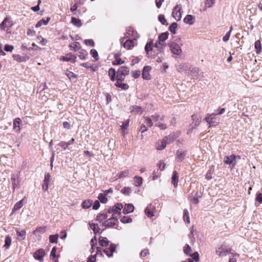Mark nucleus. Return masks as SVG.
I'll use <instances>...</instances> for the list:
<instances>
[{
    "instance_id": "obj_13",
    "label": "nucleus",
    "mask_w": 262,
    "mask_h": 262,
    "mask_svg": "<svg viewBox=\"0 0 262 262\" xmlns=\"http://www.w3.org/2000/svg\"><path fill=\"white\" fill-rule=\"evenodd\" d=\"M60 59L63 61H70L72 63H75L76 62V56L72 53H69L67 54L66 56H61Z\"/></svg>"
},
{
    "instance_id": "obj_46",
    "label": "nucleus",
    "mask_w": 262,
    "mask_h": 262,
    "mask_svg": "<svg viewBox=\"0 0 262 262\" xmlns=\"http://www.w3.org/2000/svg\"><path fill=\"white\" fill-rule=\"evenodd\" d=\"M98 198L102 203H106L107 201V199L106 198V194L99 193Z\"/></svg>"
},
{
    "instance_id": "obj_14",
    "label": "nucleus",
    "mask_w": 262,
    "mask_h": 262,
    "mask_svg": "<svg viewBox=\"0 0 262 262\" xmlns=\"http://www.w3.org/2000/svg\"><path fill=\"white\" fill-rule=\"evenodd\" d=\"M111 208L113 209V214H112V216H117L118 217L121 213V209L123 208V205L121 203H118Z\"/></svg>"
},
{
    "instance_id": "obj_21",
    "label": "nucleus",
    "mask_w": 262,
    "mask_h": 262,
    "mask_svg": "<svg viewBox=\"0 0 262 262\" xmlns=\"http://www.w3.org/2000/svg\"><path fill=\"white\" fill-rule=\"evenodd\" d=\"M21 123V120L19 118H16L13 120V129L17 133H19L20 131V124Z\"/></svg>"
},
{
    "instance_id": "obj_35",
    "label": "nucleus",
    "mask_w": 262,
    "mask_h": 262,
    "mask_svg": "<svg viewBox=\"0 0 262 262\" xmlns=\"http://www.w3.org/2000/svg\"><path fill=\"white\" fill-rule=\"evenodd\" d=\"M193 17L191 15H187L184 19V22L189 25L193 24Z\"/></svg>"
},
{
    "instance_id": "obj_8",
    "label": "nucleus",
    "mask_w": 262,
    "mask_h": 262,
    "mask_svg": "<svg viewBox=\"0 0 262 262\" xmlns=\"http://www.w3.org/2000/svg\"><path fill=\"white\" fill-rule=\"evenodd\" d=\"M168 46L170 48V51L173 54L177 55H180L181 54L182 50L178 43L172 41L168 43Z\"/></svg>"
},
{
    "instance_id": "obj_11",
    "label": "nucleus",
    "mask_w": 262,
    "mask_h": 262,
    "mask_svg": "<svg viewBox=\"0 0 262 262\" xmlns=\"http://www.w3.org/2000/svg\"><path fill=\"white\" fill-rule=\"evenodd\" d=\"M45 254V252L43 249H40L35 251L34 253L33 256L35 259L39 260L40 262H43V257Z\"/></svg>"
},
{
    "instance_id": "obj_24",
    "label": "nucleus",
    "mask_w": 262,
    "mask_h": 262,
    "mask_svg": "<svg viewBox=\"0 0 262 262\" xmlns=\"http://www.w3.org/2000/svg\"><path fill=\"white\" fill-rule=\"evenodd\" d=\"M16 235L17 236V239L19 241H22L25 239L26 232L25 230L20 231L18 229H16Z\"/></svg>"
},
{
    "instance_id": "obj_5",
    "label": "nucleus",
    "mask_w": 262,
    "mask_h": 262,
    "mask_svg": "<svg viewBox=\"0 0 262 262\" xmlns=\"http://www.w3.org/2000/svg\"><path fill=\"white\" fill-rule=\"evenodd\" d=\"M152 42L147 43L145 47V50L146 54L148 55V57L151 58H155L158 54L159 52H160L158 48L156 50H153L151 47Z\"/></svg>"
},
{
    "instance_id": "obj_2",
    "label": "nucleus",
    "mask_w": 262,
    "mask_h": 262,
    "mask_svg": "<svg viewBox=\"0 0 262 262\" xmlns=\"http://www.w3.org/2000/svg\"><path fill=\"white\" fill-rule=\"evenodd\" d=\"M129 73V69L125 66H122L120 67L117 72L116 80H120L122 81L124 80L126 75H128Z\"/></svg>"
},
{
    "instance_id": "obj_16",
    "label": "nucleus",
    "mask_w": 262,
    "mask_h": 262,
    "mask_svg": "<svg viewBox=\"0 0 262 262\" xmlns=\"http://www.w3.org/2000/svg\"><path fill=\"white\" fill-rule=\"evenodd\" d=\"M151 70L150 66H145L144 67L142 71V78L144 79L149 80L150 79V75L149 72Z\"/></svg>"
},
{
    "instance_id": "obj_60",
    "label": "nucleus",
    "mask_w": 262,
    "mask_h": 262,
    "mask_svg": "<svg viewBox=\"0 0 262 262\" xmlns=\"http://www.w3.org/2000/svg\"><path fill=\"white\" fill-rule=\"evenodd\" d=\"M77 55L82 60L86 59V54L82 51L78 52Z\"/></svg>"
},
{
    "instance_id": "obj_9",
    "label": "nucleus",
    "mask_w": 262,
    "mask_h": 262,
    "mask_svg": "<svg viewBox=\"0 0 262 262\" xmlns=\"http://www.w3.org/2000/svg\"><path fill=\"white\" fill-rule=\"evenodd\" d=\"M118 222L117 216H112L104 222H102V226L105 227H112L116 224Z\"/></svg>"
},
{
    "instance_id": "obj_20",
    "label": "nucleus",
    "mask_w": 262,
    "mask_h": 262,
    "mask_svg": "<svg viewBox=\"0 0 262 262\" xmlns=\"http://www.w3.org/2000/svg\"><path fill=\"white\" fill-rule=\"evenodd\" d=\"M12 25V22L8 18H5L0 24V29L5 30L6 28L10 27Z\"/></svg>"
},
{
    "instance_id": "obj_56",
    "label": "nucleus",
    "mask_w": 262,
    "mask_h": 262,
    "mask_svg": "<svg viewBox=\"0 0 262 262\" xmlns=\"http://www.w3.org/2000/svg\"><path fill=\"white\" fill-rule=\"evenodd\" d=\"M191 251V247L188 245H186L184 247V252L187 255H190V252Z\"/></svg>"
},
{
    "instance_id": "obj_61",
    "label": "nucleus",
    "mask_w": 262,
    "mask_h": 262,
    "mask_svg": "<svg viewBox=\"0 0 262 262\" xmlns=\"http://www.w3.org/2000/svg\"><path fill=\"white\" fill-rule=\"evenodd\" d=\"M121 192L126 195H129L131 192V189L129 187H124L121 190Z\"/></svg>"
},
{
    "instance_id": "obj_59",
    "label": "nucleus",
    "mask_w": 262,
    "mask_h": 262,
    "mask_svg": "<svg viewBox=\"0 0 262 262\" xmlns=\"http://www.w3.org/2000/svg\"><path fill=\"white\" fill-rule=\"evenodd\" d=\"M190 256H191V258L196 262L199 261V255L197 252H195L192 254H190Z\"/></svg>"
},
{
    "instance_id": "obj_62",
    "label": "nucleus",
    "mask_w": 262,
    "mask_h": 262,
    "mask_svg": "<svg viewBox=\"0 0 262 262\" xmlns=\"http://www.w3.org/2000/svg\"><path fill=\"white\" fill-rule=\"evenodd\" d=\"M85 44L87 46H90L91 47H94L95 45V43L92 39H85L84 41Z\"/></svg>"
},
{
    "instance_id": "obj_64",
    "label": "nucleus",
    "mask_w": 262,
    "mask_h": 262,
    "mask_svg": "<svg viewBox=\"0 0 262 262\" xmlns=\"http://www.w3.org/2000/svg\"><path fill=\"white\" fill-rule=\"evenodd\" d=\"M213 173V170L211 169H210L206 174V179L208 180H210L212 178V175Z\"/></svg>"
},
{
    "instance_id": "obj_51",
    "label": "nucleus",
    "mask_w": 262,
    "mask_h": 262,
    "mask_svg": "<svg viewBox=\"0 0 262 262\" xmlns=\"http://www.w3.org/2000/svg\"><path fill=\"white\" fill-rule=\"evenodd\" d=\"M215 2V0H206L205 5L206 7L211 8L214 5Z\"/></svg>"
},
{
    "instance_id": "obj_36",
    "label": "nucleus",
    "mask_w": 262,
    "mask_h": 262,
    "mask_svg": "<svg viewBox=\"0 0 262 262\" xmlns=\"http://www.w3.org/2000/svg\"><path fill=\"white\" fill-rule=\"evenodd\" d=\"M89 225H90V228L94 231L95 234L99 233L100 228L97 224H95V223H89Z\"/></svg>"
},
{
    "instance_id": "obj_33",
    "label": "nucleus",
    "mask_w": 262,
    "mask_h": 262,
    "mask_svg": "<svg viewBox=\"0 0 262 262\" xmlns=\"http://www.w3.org/2000/svg\"><path fill=\"white\" fill-rule=\"evenodd\" d=\"M142 178L139 176H135L134 178V184L136 186H141L142 184Z\"/></svg>"
},
{
    "instance_id": "obj_22",
    "label": "nucleus",
    "mask_w": 262,
    "mask_h": 262,
    "mask_svg": "<svg viewBox=\"0 0 262 262\" xmlns=\"http://www.w3.org/2000/svg\"><path fill=\"white\" fill-rule=\"evenodd\" d=\"M50 179V175L49 173H47L45 176V179L43 181V184H42V189L44 191H47L48 189V185L49 184Z\"/></svg>"
},
{
    "instance_id": "obj_31",
    "label": "nucleus",
    "mask_w": 262,
    "mask_h": 262,
    "mask_svg": "<svg viewBox=\"0 0 262 262\" xmlns=\"http://www.w3.org/2000/svg\"><path fill=\"white\" fill-rule=\"evenodd\" d=\"M166 144L165 142L162 140L161 141H158V142H157L156 145V148L157 150H161L164 149L166 147Z\"/></svg>"
},
{
    "instance_id": "obj_40",
    "label": "nucleus",
    "mask_w": 262,
    "mask_h": 262,
    "mask_svg": "<svg viewBox=\"0 0 262 262\" xmlns=\"http://www.w3.org/2000/svg\"><path fill=\"white\" fill-rule=\"evenodd\" d=\"M254 47L256 50V53L258 54L261 52V46L260 40H258L255 42Z\"/></svg>"
},
{
    "instance_id": "obj_43",
    "label": "nucleus",
    "mask_w": 262,
    "mask_h": 262,
    "mask_svg": "<svg viewBox=\"0 0 262 262\" xmlns=\"http://www.w3.org/2000/svg\"><path fill=\"white\" fill-rule=\"evenodd\" d=\"M129 173V170L126 169V170H125L123 171H121L120 172L118 173L117 174V176H118V178H124V177H126L127 176H128Z\"/></svg>"
},
{
    "instance_id": "obj_12",
    "label": "nucleus",
    "mask_w": 262,
    "mask_h": 262,
    "mask_svg": "<svg viewBox=\"0 0 262 262\" xmlns=\"http://www.w3.org/2000/svg\"><path fill=\"white\" fill-rule=\"evenodd\" d=\"M191 117L192 122L190 124V126L191 129H193L199 125L201 122V118L195 114L193 115Z\"/></svg>"
},
{
    "instance_id": "obj_18",
    "label": "nucleus",
    "mask_w": 262,
    "mask_h": 262,
    "mask_svg": "<svg viewBox=\"0 0 262 262\" xmlns=\"http://www.w3.org/2000/svg\"><path fill=\"white\" fill-rule=\"evenodd\" d=\"M154 208V206L151 204L147 205L145 209V213L148 217H151L154 216L153 212Z\"/></svg>"
},
{
    "instance_id": "obj_34",
    "label": "nucleus",
    "mask_w": 262,
    "mask_h": 262,
    "mask_svg": "<svg viewBox=\"0 0 262 262\" xmlns=\"http://www.w3.org/2000/svg\"><path fill=\"white\" fill-rule=\"evenodd\" d=\"M93 204V201L91 200H85L84 201L82 204H81V206L82 207V208L83 209H88V208H89Z\"/></svg>"
},
{
    "instance_id": "obj_29",
    "label": "nucleus",
    "mask_w": 262,
    "mask_h": 262,
    "mask_svg": "<svg viewBox=\"0 0 262 262\" xmlns=\"http://www.w3.org/2000/svg\"><path fill=\"white\" fill-rule=\"evenodd\" d=\"M99 244L101 246L105 247L108 245L109 241L106 237L100 236L99 239Z\"/></svg>"
},
{
    "instance_id": "obj_10",
    "label": "nucleus",
    "mask_w": 262,
    "mask_h": 262,
    "mask_svg": "<svg viewBox=\"0 0 262 262\" xmlns=\"http://www.w3.org/2000/svg\"><path fill=\"white\" fill-rule=\"evenodd\" d=\"M187 151L183 149H179L176 152V159L178 162H181L185 159Z\"/></svg>"
},
{
    "instance_id": "obj_45",
    "label": "nucleus",
    "mask_w": 262,
    "mask_h": 262,
    "mask_svg": "<svg viewBox=\"0 0 262 262\" xmlns=\"http://www.w3.org/2000/svg\"><path fill=\"white\" fill-rule=\"evenodd\" d=\"M58 234H56L55 235H51L49 236V241L51 243H57L58 238Z\"/></svg>"
},
{
    "instance_id": "obj_54",
    "label": "nucleus",
    "mask_w": 262,
    "mask_h": 262,
    "mask_svg": "<svg viewBox=\"0 0 262 262\" xmlns=\"http://www.w3.org/2000/svg\"><path fill=\"white\" fill-rule=\"evenodd\" d=\"M178 24L177 23H173L169 27L170 31L173 34L176 33V29L177 28Z\"/></svg>"
},
{
    "instance_id": "obj_4",
    "label": "nucleus",
    "mask_w": 262,
    "mask_h": 262,
    "mask_svg": "<svg viewBox=\"0 0 262 262\" xmlns=\"http://www.w3.org/2000/svg\"><path fill=\"white\" fill-rule=\"evenodd\" d=\"M216 115L214 113L210 114H207L205 117V120L209 125V127L216 126L219 122V119L216 118Z\"/></svg>"
},
{
    "instance_id": "obj_17",
    "label": "nucleus",
    "mask_w": 262,
    "mask_h": 262,
    "mask_svg": "<svg viewBox=\"0 0 262 262\" xmlns=\"http://www.w3.org/2000/svg\"><path fill=\"white\" fill-rule=\"evenodd\" d=\"M12 57L14 60H16L18 62H26L29 59V57L28 56H20L18 54H13Z\"/></svg>"
},
{
    "instance_id": "obj_32",
    "label": "nucleus",
    "mask_w": 262,
    "mask_h": 262,
    "mask_svg": "<svg viewBox=\"0 0 262 262\" xmlns=\"http://www.w3.org/2000/svg\"><path fill=\"white\" fill-rule=\"evenodd\" d=\"M108 217L107 214L106 213H99L96 217V220L100 223L103 222V220H105Z\"/></svg>"
},
{
    "instance_id": "obj_47",
    "label": "nucleus",
    "mask_w": 262,
    "mask_h": 262,
    "mask_svg": "<svg viewBox=\"0 0 262 262\" xmlns=\"http://www.w3.org/2000/svg\"><path fill=\"white\" fill-rule=\"evenodd\" d=\"M232 29H233L232 26H231L230 28L229 31L228 32H227L226 33V34H225V35L223 37V40L224 41L227 42V41H228V40L229 39V37L230 36Z\"/></svg>"
},
{
    "instance_id": "obj_7",
    "label": "nucleus",
    "mask_w": 262,
    "mask_h": 262,
    "mask_svg": "<svg viewBox=\"0 0 262 262\" xmlns=\"http://www.w3.org/2000/svg\"><path fill=\"white\" fill-rule=\"evenodd\" d=\"M172 15L177 20H180L182 18V6L181 5H177L173 8Z\"/></svg>"
},
{
    "instance_id": "obj_26",
    "label": "nucleus",
    "mask_w": 262,
    "mask_h": 262,
    "mask_svg": "<svg viewBox=\"0 0 262 262\" xmlns=\"http://www.w3.org/2000/svg\"><path fill=\"white\" fill-rule=\"evenodd\" d=\"M176 139V137H175L173 135H169L165 137L162 140L165 142L166 144L167 145L173 142Z\"/></svg>"
},
{
    "instance_id": "obj_49",
    "label": "nucleus",
    "mask_w": 262,
    "mask_h": 262,
    "mask_svg": "<svg viewBox=\"0 0 262 262\" xmlns=\"http://www.w3.org/2000/svg\"><path fill=\"white\" fill-rule=\"evenodd\" d=\"M158 19L159 21L161 23V24L163 25L167 26L168 23L166 19L165 18V17L163 15L160 14L159 15Z\"/></svg>"
},
{
    "instance_id": "obj_37",
    "label": "nucleus",
    "mask_w": 262,
    "mask_h": 262,
    "mask_svg": "<svg viewBox=\"0 0 262 262\" xmlns=\"http://www.w3.org/2000/svg\"><path fill=\"white\" fill-rule=\"evenodd\" d=\"M117 72L113 68H111L108 71V75L110 77L111 80L114 81L116 78Z\"/></svg>"
},
{
    "instance_id": "obj_52",
    "label": "nucleus",
    "mask_w": 262,
    "mask_h": 262,
    "mask_svg": "<svg viewBox=\"0 0 262 262\" xmlns=\"http://www.w3.org/2000/svg\"><path fill=\"white\" fill-rule=\"evenodd\" d=\"M90 53L92 57L96 60L99 59V56L97 51L95 49H92L90 51Z\"/></svg>"
},
{
    "instance_id": "obj_48",
    "label": "nucleus",
    "mask_w": 262,
    "mask_h": 262,
    "mask_svg": "<svg viewBox=\"0 0 262 262\" xmlns=\"http://www.w3.org/2000/svg\"><path fill=\"white\" fill-rule=\"evenodd\" d=\"M200 196H193L192 195H191L189 196V201L194 204H198V203H199V198Z\"/></svg>"
},
{
    "instance_id": "obj_63",
    "label": "nucleus",
    "mask_w": 262,
    "mask_h": 262,
    "mask_svg": "<svg viewBox=\"0 0 262 262\" xmlns=\"http://www.w3.org/2000/svg\"><path fill=\"white\" fill-rule=\"evenodd\" d=\"M14 49L12 45H5L4 47V50L6 52H12Z\"/></svg>"
},
{
    "instance_id": "obj_42",
    "label": "nucleus",
    "mask_w": 262,
    "mask_h": 262,
    "mask_svg": "<svg viewBox=\"0 0 262 262\" xmlns=\"http://www.w3.org/2000/svg\"><path fill=\"white\" fill-rule=\"evenodd\" d=\"M11 244V238L9 236H7L5 238V245H4V247L6 249H8L9 247L10 246Z\"/></svg>"
},
{
    "instance_id": "obj_50",
    "label": "nucleus",
    "mask_w": 262,
    "mask_h": 262,
    "mask_svg": "<svg viewBox=\"0 0 262 262\" xmlns=\"http://www.w3.org/2000/svg\"><path fill=\"white\" fill-rule=\"evenodd\" d=\"M144 119H145L144 123L146 124L148 127H150L152 126L153 123L151 118L148 117H144Z\"/></svg>"
},
{
    "instance_id": "obj_53",
    "label": "nucleus",
    "mask_w": 262,
    "mask_h": 262,
    "mask_svg": "<svg viewBox=\"0 0 262 262\" xmlns=\"http://www.w3.org/2000/svg\"><path fill=\"white\" fill-rule=\"evenodd\" d=\"M81 66H82L83 67H85L87 69H91L93 71H95V69L94 68V65L91 64V63L89 62H85V63H82L80 64Z\"/></svg>"
},
{
    "instance_id": "obj_30",
    "label": "nucleus",
    "mask_w": 262,
    "mask_h": 262,
    "mask_svg": "<svg viewBox=\"0 0 262 262\" xmlns=\"http://www.w3.org/2000/svg\"><path fill=\"white\" fill-rule=\"evenodd\" d=\"M50 20V17H47V19H41V20H40L36 23V24L35 25L36 28H39V27H41L42 25H47Z\"/></svg>"
},
{
    "instance_id": "obj_3",
    "label": "nucleus",
    "mask_w": 262,
    "mask_h": 262,
    "mask_svg": "<svg viewBox=\"0 0 262 262\" xmlns=\"http://www.w3.org/2000/svg\"><path fill=\"white\" fill-rule=\"evenodd\" d=\"M241 159L238 156H235L233 154L229 156H225L224 158V162L225 164L229 165L231 168H233L236 163V161Z\"/></svg>"
},
{
    "instance_id": "obj_1",
    "label": "nucleus",
    "mask_w": 262,
    "mask_h": 262,
    "mask_svg": "<svg viewBox=\"0 0 262 262\" xmlns=\"http://www.w3.org/2000/svg\"><path fill=\"white\" fill-rule=\"evenodd\" d=\"M169 33L167 32L161 33L159 36V41L155 43V47L160 52H163L165 47V41L168 38Z\"/></svg>"
},
{
    "instance_id": "obj_27",
    "label": "nucleus",
    "mask_w": 262,
    "mask_h": 262,
    "mask_svg": "<svg viewBox=\"0 0 262 262\" xmlns=\"http://www.w3.org/2000/svg\"><path fill=\"white\" fill-rule=\"evenodd\" d=\"M171 179L172 183L174 185V187H176L178 186V182L179 180V174L177 171H173Z\"/></svg>"
},
{
    "instance_id": "obj_44",
    "label": "nucleus",
    "mask_w": 262,
    "mask_h": 262,
    "mask_svg": "<svg viewBox=\"0 0 262 262\" xmlns=\"http://www.w3.org/2000/svg\"><path fill=\"white\" fill-rule=\"evenodd\" d=\"M183 219L185 221H186L187 223H190L189 212L186 209H185L183 211Z\"/></svg>"
},
{
    "instance_id": "obj_23",
    "label": "nucleus",
    "mask_w": 262,
    "mask_h": 262,
    "mask_svg": "<svg viewBox=\"0 0 262 262\" xmlns=\"http://www.w3.org/2000/svg\"><path fill=\"white\" fill-rule=\"evenodd\" d=\"M134 210V206L133 205L130 204H126L124 208L123 209V213L124 214H128L133 212Z\"/></svg>"
},
{
    "instance_id": "obj_28",
    "label": "nucleus",
    "mask_w": 262,
    "mask_h": 262,
    "mask_svg": "<svg viewBox=\"0 0 262 262\" xmlns=\"http://www.w3.org/2000/svg\"><path fill=\"white\" fill-rule=\"evenodd\" d=\"M46 229L47 227L45 226L38 227L33 231V234L36 235L38 233H43L46 232Z\"/></svg>"
},
{
    "instance_id": "obj_25",
    "label": "nucleus",
    "mask_w": 262,
    "mask_h": 262,
    "mask_svg": "<svg viewBox=\"0 0 262 262\" xmlns=\"http://www.w3.org/2000/svg\"><path fill=\"white\" fill-rule=\"evenodd\" d=\"M216 254L220 257H224L227 255L229 251L225 249L223 247L219 248L216 251Z\"/></svg>"
},
{
    "instance_id": "obj_57",
    "label": "nucleus",
    "mask_w": 262,
    "mask_h": 262,
    "mask_svg": "<svg viewBox=\"0 0 262 262\" xmlns=\"http://www.w3.org/2000/svg\"><path fill=\"white\" fill-rule=\"evenodd\" d=\"M129 122V119H127L125 121L123 122L121 127V129L122 130V131L123 132H124V130L126 129H127V127L128 126Z\"/></svg>"
},
{
    "instance_id": "obj_6",
    "label": "nucleus",
    "mask_w": 262,
    "mask_h": 262,
    "mask_svg": "<svg viewBox=\"0 0 262 262\" xmlns=\"http://www.w3.org/2000/svg\"><path fill=\"white\" fill-rule=\"evenodd\" d=\"M120 41L123 47L127 50L131 49L135 46L134 40L128 38V37H122L120 39Z\"/></svg>"
},
{
    "instance_id": "obj_15",
    "label": "nucleus",
    "mask_w": 262,
    "mask_h": 262,
    "mask_svg": "<svg viewBox=\"0 0 262 262\" xmlns=\"http://www.w3.org/2000/svg\"><path fill=\"white\" fill-rule=\"evenodd\" d=\"M103 251L108 257H112L113 256V252L116 251V245L112 243L110 245L109 248H106Z\"/></svg>"
},
{
    "instance_id": "obj_39",
    "label": "nucleus",
    "mask_w": 262,
    "mask_h": 262,
    "mask_svg": "<svg viewBox=\"0 0 262 262\" xmlns=\"http://www.w3.org/2000/svg\"><path fill=\"white\" fill-rule=\"evenodd\" d=\"M23 206V200L17 202L15 205L12 210V212H14L17 210L20 209Z\"/></svg>"
},
{
    "instance_id": "obj_38",
    "label": "nucleus",
    "mask_w": 262,
    "mask_h": 262,
    "mask_svg": "<svg viewBox=\"0 0 262 262\" xmlns=\"http://www.w3.org/2000/svg\"><path fill=\"white\" fill-rule=\"evenodd\" d=\"M71 23L75 26L80 27L82 26V23L79 19L76 17H72L71 19Z\"/></svg>"
},
{
    "instance_id": "obj_41",
    "label": "nucleus",
    "mask_w": 262,
    "mask_h": 262,
    "mask_svg": "<svg viewBox=\"0 0 262 262\" xmlns=\"http://www.w3.org/2000/svg\"><path fill=\"white\" fill-rule=\"evenodd\" d=\"M132 112L137 113V114H141L143 112V109L141 106H132Z\"/></svg>"
},
{
    "instance_id": "obj_55",
    "label": "nucleus",
    "mask_w": 262,
    "mask_h": 262,
    "mask_svg": "<svg viewBox=\"0 0 262 262\" xmlns=\"http://www.w3.org/2000/svg\"><path fill=\"white\" fill-rule=\"evenodd\" d=\"M120 221L123 223H129L132 222V220L129 216H124L123 217H122Z\"/></svg>"
},
{
    "instance_id": "obj_19",
    "label": "nucleus",
    "mask_w": 262,
    "mask_h": 262,
    "mask_svg": "<svg viewBox=\"0 0 262 262\" xmlns=\"http://www.w3.org/2000/svg\"><path fill=\"white\" fill-rule=\"evenodd\" d=\"M11 179L13 190L16 188H19L20 187V181L17 179V177L15 174H12Z\"/></svg>"
},
{
    "instance_id": "obj_58",
    "label": "nucleus",
    "mask_w": 262,
    "mask_h": 262,
    "mask_svg": "<svg viewBox=\"0 0 262 262\" xmlns=\"http://www.w3.org/2000/svg\"><path fill=\"white\" fill-rule=\"evenodd\" d=\"M124 62V61L122 60L121 58L116 57V59L113 62V65H119L121 64H122Z\"/></svg>"
}]
</instances>
